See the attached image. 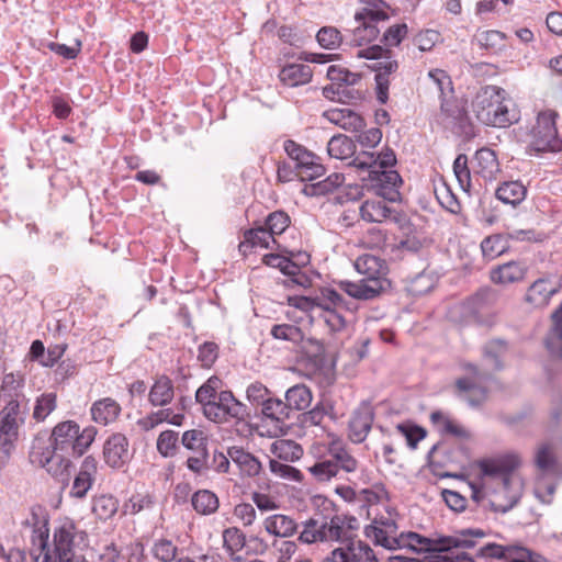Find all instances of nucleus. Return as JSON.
Returning a JSON list of instances; mask_svg holds the SVG:
<instances>
[{
	"label": "nucleus",
	"mask_w": 562,
	"mask_h": 562,
	"mask_svg": "<svg viewBox=\"0 0 562 562\" xmlns=\"http://www.w3.org/2000/svg\"><path fill=\"white\" fill-rule=\"evenodd\" d=\"M33 527L31 557L37 562H89L81 552L87 546L88 533L70 518H64L54 528L53 543L49 544L48 517L42 506L31 508V519L25 521Z\"/></svg>",
	"instance_id": "1"
},
{
	"label": "nucleus",
	"mask_w": 562,
	"mask_h": 562,
	"mask_svg": "<svg viewBox=\"0 0 562 562\" xmlns=\"http://www.w3.org/2000/svg\"><path fill=\"white\" fill-rule=\"evenodd\" d=\"M472 111L483 124L508 127L520 119L519 110L505 89L497 86L481 87L472 100Z\"/></svg>",
	"instance_id": "2"
},
{
	"label": "nucleus",
	"mask_w": 562,
	"mask_h": 562,
	"mask_svg": "<svg viewBox=\"0 0 562 562\" xmlns=\"http://www.w3.org/2000/svg\"><path fill=\"white\" fill-rule=\"evenodd\" d=\"M485 536L486 532L481 528H464L452 536L439 537L434 546L420 547L418 551L426 553L423 562H475L472 555L458 550L474 548Z\"/></svg>",
	"instance_id": "3"
},
{
	"label": "nucleus",
	"mask_w": 562,
	"mask_h": 562,
	"mask_svg": "<svg viewBox=\"0 0 562 562\" xmlns=\"http://www.w3.org/2000/svg\"><path fill=\"white\" fill-rule=\"evenodd\" d=\"M358 460L349 452L339 440H333L328 445L327 457L316 461L308 468V472L319 483L329 482L333 479L348 480L347 475L357 471Z\"/></svg>",
	"instance_id": "4"
},
{
	"label": "nucleus",
	"mask_w": 562,
	"mask_h": 562,
	"mask_svg": "<svg viewBox=\"0 0 562 562\" xmlns=\"http://www.w3.org/2000/svg\"><path fill=\"white\" fill-rule=\"evenodd\" d=\"M97 435L94 427H86L80 431L79 425L74 420L57 424L52 431L49 447L70 454L81 457L91 446Z\"/></svg>",
	"instance_id": "5"
},
{
	"label": "nucleus",
	"mask_w": 562,
	"mask_h": 562,
	"mask_svg": "<svg viewBox=\"0 0 562 562\" xmlns=\"http://www.w3.org/2000/svg\"><path fill=\"white\" fill-rule=\"evenodd\" d=\"M70 458V454L54 449L41 440L33 443L30 452L31 462L44 468L63 486L69 484L74 470Z\"/></svg>",
	"instance_id": "6"
},
{
	"label": "nucleus",
	"mask_w": 562,
	"mask_h": 562,
	"mask_svg": "<svg viewBox=\"0 0 562 562\" xmlns=\"http://www.w3.org/2000/svg\"><path fill=\"white\" fill-rule=\"evenodd\" d=\"M24 411L16 400H11L0 412V469L4 468L18 439L19 424L24 422Z\"/></svg>",
	"instance_id": "7"
},
{
	"label": "nucleus",
	"mask_w": 562,
	"mask_h": 562,
	"mask_svg": "<svg viewBox=\"0 0 562 562\" xmlns=\"http://www.w3.org/2000/svg\"><path fill=\"white\" fill-rule=\"evenodd\" d=\"M389 18L387 12L357 11L355 21L358 25L355 29L345 30V43L350 46H362L373 42L380 34L378 23Z\"/></svg>",
	"instance_id": "8"
},
{
	"label": "nucleus",
	"mask_w": 562,
	"mask_h": 562,
	"mask_svg": "<svg viewBox=\"0 0 562 562\" xmlns=\"http://www.w3.org/2000/svg\"><path fill=\"white\" fill-rule=\"evenodd\" d=\"M205 408V417L214 423H226L231 418L244 422L250 417L248 407L239 402L232 391H221L215 402Z\"/></svg>",
	"instance_id": "9"
},
{
	"label": "nucleus",
	"mask_w": 562,
	"mask_h": 562,
	"mask_svg": "<svg viewBox=\"0 0 562 562\" xmlns=\"http://www.w3.org/2000/svg\"><path fill=\"white\" fill-rule=\"evenodd\" d=\"M437 121L443 128L451 131L456 135L469 136L473 132V126L465 108L454 95L440 102V112Z\"/></svg>",
	"instance_id": "10"
},
{
	"label": "nucleus",
	"mask_w": 562,
	"mask_h": 562,
	"mask_svg": "<svg viewBox=\"0 0 562 562\" xmlns=\"http://www.w3.org/2000/svg\"><path fill=\"white\" fill-rule=\"evenodd\" d=\"M386 200H367L360 206V216L369 223H382L386 220L396 224L401 229H409L412 223L407 214L390 207Z\"/></svg>",
	"instance_id": "11"
},
{
	"label": "nucleus",
	"mask_w": 562,
	"mask_h": 562,
	"mask_svg": "<svg viewBox=\"0 0 562 562\" xmlns=\"http://www.w3.org/2000/svg\"><path fill=\"white\" fill-rule=\"evenodd\" d=\"M336 285L352 299L370 301L387 292L391 289V281L375 278L362 279L357 282L340 280L336 282Z\"/></svg>",
	"instance_id": "12"
},
{
	"label": "nucleus",
	"mask_w": 562,
	"mask_h": 562,
	"mask_svg": "<svg viewBox=\"0 0 562 562\" xmlns=\"http://www.w3.org/2000/svg\"><path fill=\"white\" fill-rule=\"evenodd\" d=\"M496 299L497 293L491 288H482L468 299V312L476 324L490 327L495 323L492 306L496 302Z\"/></svg>",
	"instance_id": "13"
},
{
	"label": "nucleus",
	"mask_w": 562,
	"mask_h": 562,
	"mask_svg": "<svg viewBox=\"0 0 562 562\" xmlns=\"http://www.w3.org/2000/svg\"><path fill=\"white\" fill-rule=\"evenodd\" d=\"M326 541H336L349 546L356 539L359 521L355 516L334 515L329 520L323 519Z\"/></svg>",
	"instance_id": "14"
},
{
	"label": "nucleus",
	"mask_w": 562,
	"mask_h": 562,
	"mask_svg": "<svg viewBox=\"0 0 562 562\" xmlns=\"http://www.w3.org/2000/svg\"><path fill=\"white\" fill-rule=\"evenodd\" d=\"M368 179L371 187L375 189L376 194L387 200L389 202H396L401 198L398 187L402 184V178L395 170L387 169H373L370 170Z\"/></svg>",
	"instance_id": "15"
},
{
	"label": "nucleus",
	"mask_w": 562,
	"mask_h": 562,
	"mask_svg": "<svg viewBox=\"0 0 562 562\" xmlns=\"http://www.w3.org/2000/svg\"><path fill=\"white\" fill-rule=\"evenodd\" d=\"M519 464L520 461L516 454H506L497 459H483L479 461L482 475L499 477L506 490L509 488L512 474Z\"/></svg>",
	"instance_id": "16"
},
{
	"label": "nucleus",
	"mask_w": 562,
	"mask_h": 562,
	"mask_svg": "<svg viewBox=\"0 0 562 562\" xmlns=\"http://www.w3.org/2000/svg\"><path fill=\"white\" fill-rule=\"evenodd\" d=\"M103 459L105 464L112 469H121L131 461L130 442L125 435L116 432L105 440Z\"/></svg>",
	"instance_id": "17"
},
{
	"label": "nucleus",
	"mask_w": 562,
	"mask_h": 562,
	"mask_svg": "<svg viewBox=\"0 0 562 562\" xmlns=\"http://www.w3.org/2000/svg\"><path fill=\"white\" fill-rule=\"evenodd\" d=\"M373 422V406L370 402H361V404L352 413V416L349 420V438L356 443L363 442L369 431L371 430Z\"/></svg>",
	"instance_id": "18"
},
{
	"label": "nucleus",
	"mask_w": 562,
	"mask_h": 562,
	"mask_svg": "<svg viewBox=\"0 0 562 562\" xmlns=\"http://www.w3.org/2000/svg\"><path fill=\"white\" fill-rule=\"evenodd\" d=\"M554 115L542 117L538 121V127L535 132V149L538 151H561L562 139L558 137Z\"/></svg>",
	"instance_id": "19"
},
{
	"label": "nucleus",
	"mask_w": 562,
	"mask_h": 562,
	"mask_svg": "<svg viewBox=\"0 0 562 562\" xmlns=\"http://www.w3.org/2000/svg\"><path fill=\"white\" fill-rule=\"evenodd\" d=\"M97 472L98 461L94 457L87 456L74 479L69 495L77 499H83L95 481Z\"/></svg>",
	"instance_id": "20"
},
{
	"label": "nucleus",
	"mask_w": 562,
	"mask_h": 562,
	"mask_svg": "<svg viewBox=\"0 0 562 562\" xmlns=\"http://www.w3.org/2000/svg\"><path fill=\"white\" fill-rule=\"evenodd\" d=\"M454 394L470 407L479 408L487 401L488 390L470 378H459L454 382Z\"/></svg>",
	"instance_id": "21"
},
{
	"label": "nucleus",
	"mask_w": 562,
	"mask_h": 562,
	"mask_svg": "<svg viewBox=\"0 0 562 562\" xmlns=\"http://www.w3.org/2000/svg\"><path fill=\"white\" fill-rule=\"evenodd\" d=\"M326 418L336 422L337 415L334 403L329 398H322L310 411H303L297 420L302 427L308 428L323 427Z\"/></svg>",
	"instance_id": "22"
},
{
	"label": "nucleus",
	"mask_w": 562,
	"mask_h": 562,
	"mask_svg": "<svg viewBox=\"0 0 562 562\" xmlns=\"http://www.w3.org/2000/svg\"><path fill=\"white\" fill-rule=\"evenodd\" d=\"M560 290L561 285H553L550 278H539L527 289L525 302L535 308L546 307Z\"/></svg>",
	"instance_id": "23"
},
{
	"label": "nucleus",
	"mask_w": 562,
	"mask_h": 562,
	"mask_svg": "<svg viewBox=\"0 0 562 562\" xmlns=\"http://www.w3.org/2000/svg\"><path fill=\"white\" fill-rule=\"evenodd\" d=\"M278 78L288 88H296L312 81L313 69L306 64L289 63L281 67Z\"/></svg>",
	"instance_id": "24"
},
{
	"label": "nucleus",
	"mask_w": 562,
	"mask_h": 562,
	"mask_svg": "<svg viewBox=\"0 0 562 562\" xmlns=\"http://www.w3.org/2000/svg\"><path fill=\"white\" fill-rule=\"evenodd\" d=\"M323 116L330 123L348 132H360L364 128L363 117L348 108L329 109L323 113Z\"/></svg>",
	"instance_id": "25"
},
{
	"label": "nucleus",
	"mask_w": 562,
	"mask_h": 562,
	"mask_svg": "<svg viewBox=\"0 0 562 562\" xmlns=\"http://www.w3.org/2000/svg\"><path fill=\"white\" fill-rule=\"evenodd\" d=\"M527 270L528 268L524 262L508 261L493 268L490 272V278L497 284L515 283L525 279Z\"/></svg>",
	"instance_id": "26"
},
{
	"label": "nucleus",
	"mask_w": 562,
	"mask_h": 562,
	"mask_svg": "<svg viewBox=\"0 0 562 562\" xmlns=\"http://www.w3.org/2000/svg\"><path fill=\"white\" fill-rule=\"evenodd\" d=\"M228 456L238 467L241 475L254 477L260 474L262 470L261 462L244 448L238 446L229 447Z\"/></svg>",
	"instance_id": "27"
},
{
	"label": "nucleus",
	"mask_w": 562,
	"mask_h": 562,
	"mask_svg": "<svg viewBox=\"0 0 562 562\" xmlns=\"http://www.w3.org/2000/svg\"><path fill=\"white\" fill-rule=\"evenodd\" d=\"M321 308L324 314L335 310L353 311L352 303L347 301L337 290L333 288H322L319 295L315 296V308Z\"/></svg>",
	"instance_id": "28"
},
{
	"label": "nucleus",
	"mask_w": 562,
	"mask_h": 562,
	"mask_svg": "<svg viewBox=\"0 0 562 562\" xmlns=\"http://www.w3.org/2000/svg\"><path fill=\"white\" fill-rule=\"evenodd\" d=\"M353 266L360 274L366 276L364 279L389 280L385 277L387 272L386 263L378 256L370 254L361 255L356 259Z\"/></svg>",
	"instance_id": "29"
},
{
	"label": "nucleus",
	"mask_w": 562,
	"mask_h": 562,
	"mask_svg": "<svg viewBox=\"0 0 562 562\" xmlns=\"http://www.w3.org/2000/svg\"><path fill=\"white\" fill-rule=\"evenodd\" d=\"M398 69L397 60L392 58V55L385 56L382 60L381 72L375 75V94L380 104H385L389 100L390 75L396 72Z\"/></svg>",
	"instance_id": "30"
},
{
	"label": "nucleus",
	"mask_w": 562,
	"mask_h": 562,
	"mask_svg": "<svg viewBox=\"0 0 562 562\" xmlns=\"http://www.w3.org/2000/svg\"><path fill=\"white\" fill-rule=\"evenodd\" d=\"M90 412L92 419L95 423L105 426L117 419L121 414V406L115 400L111 397H104L94 402Z\"/></svg>",
	"instance_id": "31"
},
{
	"label": "nucleus",
	"mask_w": 562,
	"mask_h": 562,
	"mask_svg": "<svg viewBox=\"0 0 562 562\" xmlns=\"http://www.w3.org/2000/svg\"><path fill=\"white\" fill-rule=\"evenodd\" d=\"M175 389L171 379L165 374L158 376L150 387L148 401L153 406H166L171 403Z\"/></svg>",
	"instance_id": "32"
},
{
	"label": "nucleus",
	"mask_w": 562,
	"mask_h": 562,
	"mask_svg": "<svg viewBox=\"0 0 562 562\" xmlns=\"http://www.w3.org/2000/svg\"><path fill=\"white\" fill-rule=\"evenodd\" d=\"M526 195L527 188L519 180L505 181L495 191V196L501 202L512 206L519 205L526 199Z\"/></svg>",
	"instance_id": "33"
},
{
	"label": "nucleus",
	"mask_w": 562,
	"mask_h": 562,
	"mask_svg": "<svg viewBox=\"0 0 562 562\" xmlns=\"http://www.w3.org/2000/svg\"><path fill=\"white\" fill-rule=\"evenodd\" d=\"M284 398L286 406L292 414L294 411H305L312 403L313 394L308 386L303 383H299L286 390Z\"/></svg>",
	"instance_id": "34"
},
{
	"label": "nucleus",
	"mask_w": 562,
	"mask_h": 562,
	"mask_svg": "<svg viewBox=\"0 0 562 562\" xmlns=\"http://www.w3.org/2000/svg\"><path fill=\"white\" fill-rule=\"evenodd\" d=\"M474 159L476 161V173L485 180L495 179L499 172V164L494 150L486 147L481 148L476 150Z\"/></svg>",
	"instance_id": "35"
},
{
	"label": "nucleus",
	"mask_w": 562,
	"mask_h": 562,
	"mask_svg": "<svg viewBox=\"0 0 562 562\" xmlns=\"http://www.w3.org/2000/svg\"><path fill=\"white\" fill-rule=\"evenodd\" d=\"M265 529L270 535L286 538L296 532L297 525L290 516L276 514L266 518Z\"/></svg>",
	"instance_id": "36"
},
{
	"label": "nucleus",
	"mask_w": 562,
	"mask_h": 562,
	"mask_svg": "<svg viewBox=\"0 0 562 562\" xmlns=\"http://www.w3.org/2000/svg\"><path fill=\"white\" fill-rule=\"evenodd\" d=\"M191 505L200 515H212L220 507L217 495L210 490H198L191 496Z\"/></svg>",
	"instance_id": "37"
},
{
	"label": "nucleus",
	"mask_w": 562,
	"mask_h": 562,
	"mask_svg": "<svg viewBox=\"0 0 562 562\" xmlns=\"http://www.w3.org/2000/svg\"><path fill=\"white\" fill-rule=\"evenodd\" d=\"M430 420L434 425L439 427L441 435H450L458 439H469L471 437L470 431L460 424L445 416L440 411L432 412L430 414Z\"/></svg>",
	"instance_id": "38"
},
{
	"label": "nucleus",
	"mask_w": 562,
	"mask_h": 562,
	"mask_svg": "<svg viewBox=\"0 0 562 562\" xmlns=\"http://www.w3.org/2000/svg\"><path fill=\"white\" fill-rule=\"evenodd\" d=\"M327 153L331 158L347 159L355 155L356 145L352 138L344 134L334 135L327 144Z\"/></svg>",
	"instance_id": "39"
},
{
	"label": "nucleus",
	"mask_w": 562,
	"mask_h": 562,
	"mask_svg": "<svg viewBox=\"0 0 562 562\" xmlns=\"http://www.w3.org/2000/svg\"><path fill=\"white\" fill-rule=\"evenodd\" d=\"M507 351L508 342L502 338L491 339L482 347L483 357L493 363V368L496 371L503 370L504 363L502 359Z\"/></svg>",
	"instance_id": "40"
},
{
	"label": "nucleus",
	"mask_w": 562,
	"mask_h": 562,
	"mask_svg": "<svg viewBox=\"0 0 562 562\" xmlns=\"http://www.w3.org/2000/svg\"><path fill=\"white\" fill-rule=\"evenodd\" d=\"M277 244L276 238L263 226L247 229L244 233V240L239 244V249L261 247L270 248V244Z\"/></svg>",
	"instance_id": "41"
},
{
	"label": "nucleus",
	"mask_w": 562,
	"mask_h": 562,
	"mask_svg": "<svg viewBox=\"0 0 562 562\" xmlns=\"http://www.w3.org/2000/svg\"><path fill=\"white\" fill-rule=\"evenodd\" d=\"M552 319L553 327L544 344L550 355L562 358V303L561 307L552 314Z\"/></svg>",
	"instance_id": "42"
},
{
	"label": "nucleus",
	"mask_w": 562,
	"mask_h": 562,
	"mask_svg": "<svg viewBox=\"0 0 562 562\" xmlns=\"http://www.w3.org/2000/svg\"><path fill=\"white\" fill-rule=\"evenodd\" d=\"M261 406L262 415L276 423L284 424L292 416L285 401L280 398L268 397Z\"/></svg>",
	"instance_id": "43"
},
{
	"label": "nucleus",
	"mask_w": 562,
	"mask_h": 562,
	"mask_svg": "<svg viewBox=\"0 0 562 562\" xmlns=\"http://www.w3.org/2000/svg\"><path fill=\"white\" fill-rule=\"evenodd\" d=\"M222 385V380L213 375L206 380L195 392V401L196 403L202 405L203 414L205 415V408H209V405H212V402H215L218 389Z\"/></svg>",
	"instance_id": "44"
},
{
	"label": "nucleus",
	"mask_w": 562,
	"mask_h": 562,
	"mask_svg": "<svg viewBox=\"0 0 562 562\" xmlns=\"http://www.w3.org/2000/svg\"><path fill=\"white\" fill-rule=\"evenodd\" d=\"M119 508L117 499L112 495H100L92 499V512L100 520L112 518Z\"/></svg>",
	"instance_id": "45"
},
{
	"label": "nucleus",
	"mask_w": 562,
	"mask_h": 562,
	"mask_svg": "<svg viewBox=\"0 0 562 562\" xmlns=\"http://www.w3.org/2000/svg\"><path fill=\"white\" fill-rule=\"evenodd\" d=\"M299 540L303 543L312 544L315 542H326L325 525L323 520L310 518L303 524V530L299 536Z\"/></svg>",
	"instance_id": "46"
},
{
	"label": "nucleus",
	"mask_w": 562,
	"mask_h": 562,
	"mask_svg": "<svg viewBox=\"0 0 562 562\" xmlns=\"http://www.w3.org/2000/svg\"><path fill=\"white\" fill-rule=\"evenodd\" d=\"M508 240V236L503 234L485 237L481 243L483 256L493 259L503 255L509 247Z\"/></svg>",
	"instance_id": "47"
},
{
	"label": "nucleus",
	"mask_w": 562,
	"mask_h": 562,
	"mask_svg": "<svg viewBox=\"0 0 562 562\" xmlns=\"http://www.w3.org/2000/svg\"><path fill=\"white\" fill-rule=\"evenodd\" d=\"M271 452L280 460L296 461L303 456L302 447L293 440H278L272 443Z\"/></svg>",
	"instance_id": "48"
},
{
	"label": "nucleus",
	"mask_w": 562,
	"mask_h": 562,
	"mask_svg": "<svg viewBox=\"0 0 562 562\" xmlns=\"http://www.w3.org/2000/svg\"><path fill=\"white\" fill-rule=\"evenodd\" d=\"M316 41L324 49L338 48L345 41V35L335 26H323L316 34Z\"/></svg>",
	"instance_id": "49"
},
{
	"label": "nucleus",
	"mask_w": 562,
	"mask_h": 562,
	"mask_svg": "<svg viewBox=\"0 0 562 562\" xmlns=\"http://www.w3.org/2000/svg\"><path fill=\"white\" fill-rule=\"evenodd\" d=\"M270 335L278 340L299 344L303 340L302 329L293 324H276L271 327Z\"/></svg>",
	"instance_id": "50"
},
{
	"label": "nucleus",
	"mask_w": 562,
	"mask_h": 562,
	"mask_svg": "<svg viewBox=\"0 0 562 562\" xmlns=\"http://www.w3.org/2000/svg\"><path fill=\"white\" fill-rule=\"evenodd\" d=\"M428 77L434 81L439 91L440 102L454 95L453 83L447 71L432 69L428 72Z\"/></svg>",
	"instance_id": "51"
},
{
	"label": "nucleus",
	"mask_w": 562,
	"mask_h": 562,
	"mask_svg": "<svg viewBox=\"0 0 562 562\" xmlns=\"http://www.w3.org/2000/svg\"><path fill=\"white\" fill-rule=\"evenodd\" d=\"M57 406V395L55 393H44L40 395L34 405L33 418L36 422H44L45 418L55 411Z\"/></svg>",
	"instance_id": "52"
},
{
	"label": "nucleus",
	"mask_w": 562,
	"mask_h": 562,
	"mask_svg": "<svg viewBox=\"0 0 562 562\" xmlns=\"http://www.w3.org/2000/svg\"><path fill=\"white\" fill-rule=\"evenodd\" d=\"M179 436L175 430H164L157 438V451L164 458H170L176 456L178 450Z\"/></svg>",
	"instance_id": "53"
},
{
	"label": "nucleus",
	"mask_w": 562,
	"mask_h": 562,
	"mask_svg": "<svg viewBox=\"0 0 562 562\" xmlns=\"http://www.w3.org/2000/svg\"><path fill=\"white\" fill-rule=\"evenodd\" d=\"M434 286L431 278L425 272L417 273L406 280L405 290L412 296H422L428 293Z\"/></svg>",
	"instance_id": "54"
},
{
	"label": "nucleus",
	"mask_w": 562,
	"mask_h": 562,
	"mask_svg": "<svg viewBox=\"0 0 562 562\" xmlns=\"http://www.w3.org/2000/svg\"><path fill=\"white\" fill-rule=\"evenodd\" d=\"M291 224V218L282 210L271 212L266 221L263 227L274 237L281 235Z\"/></svg>",
	"instance_id": "55"
},
{
	"label": "nucleus",
	"mask_w": 562,
	"mask_h": 562,
	"mask_svg": "<svg viewBox=\"0 0 562 562\" xmlns=\"http://www.w3.org/2000/svg\"><path fill=\"white\" fill-rule=\"evenodd\" d=\"M513 546L514 544L503 546L495 542H488L477 550L476 557L485 560H499L505 562L508 553L510 554Z\"/></svg>",
	"instance_id": "56"
},
{
	"label": "nucleus",
	"mask_w": 562,
	"mask_h": 562,
	"mask_svg": "<svg viewBox=\"0 0 562 562\" xmlns=\"http://www.w3.org/2000/svg\"><path fill=\"white\" fill-rule=\"evenodd\" d=\"M347 550L353 558L352 562H379L372 548L362 540L353 539L347 546Z\"/></svg>",
	"instance_id": "57"
},
{
	"label": "nucleus",
	"mask_w": 562,
	"mask_h": 562,
	"mask_svg": "<svg viewBox=\"0 0 562 562\" xmlns=\"http://www.w3.org/2000/svg\"><path fill=\"white\" fill-rule=\"evenodd\" d=\"M453 172L461 187L465 192L471 189V171L468 167V157L465 154H459L453 161Z\"/></svg>",
	"instance_id": "58"
},
{
	"label": "nucleus",
	"mask_w": 562,
	"mask_h": 562,
	"mask_svg": "<svg viewBox=\"0 0 562 562\" xmlns=\"http://www.w3.org/2000/svg\"><path fill=\"white\" fill-rule=\"evenodd\" d=\"M327 78L338 85L344 83L345 86H355L360 81L361 76L359 74L351 72L347 68L331 65L327 69Z\"/></svg>",
	"instance_id": "59"
},
{
	"label": "nucleus",
	"mask_w": 562,
	"mask_h": 562,
	"mask_svg": "<svg viewBox=\"0 0 562 562\" xmlns=\"http://www.w3.org/2000/svg\"><path fill=\"white\" fill-rule=\"evenodd\" d=\"M178 552L177 546L169 539H158L151 547V553L155 559L161 562H171L175 560Z\"/></svg>",
	"instance_id": "60"
},
{
	"label": "nucleus",
	"mask_w": 562,
	"mask_h": 562,
	"mask_svg": "<svg viewBox=\"0 0 562 562\" xmlns=\"http://www.w3.org/2000/svg\"><path fill=\"white\" fill-rule=\"evenodd\" d=\"M181 443L184 448L191 451H203L207 449V438L201 429H190L182 434Z\"/></svg>",
	"instance_id": "61"
},
{
	"label": "nucleus",
	"mask_w": 562,
	"mask_h": 562,
	"mask_svg": "<svg viewBox=\"0 0 562 562\" xmlns=\"http://www.w3.org/2000/svg\"><path fill=\"white\" fill-rule=\"evenodd\" d=\"M386 231L379 227L368 228L362 237L361 243L368 249H383L386 246Z\"/></svg>",
	"instance_id": "62"
},
{
	"label": "nucleus",
	"mask_w": 562,
	"mask_h": 562,
	"mask_svg": "<svg viewBox=\"0 0 562 562\" xmlns=\"http://www.w3.org/2000/svg\"><path fill=\"white\" fill-rule=\"evenodd\" d=\"M408 33L407 24L398 23L390 26L382 36L381 42L385 47L398 46Z\"/></svg>",
	"instance_id": "63"
},
{
	"label": "nucleus",
	"mask_w": 562,
	"mask_h": 562,
	"mask_svg": "<svg viewBox=\"0 0 562 562\" xmlns=\"http://www.w3.org/2000/svg\"><path fill=\"white\" fill-rule=\"evenodd\" d=\"M435 194L439 204L451 213L459 211L460 204L456 195L451 192L450 188L442 183L440 187L435 188Z\"/></svg>",
	"instance_id": "64"
}]
</instances>
